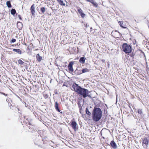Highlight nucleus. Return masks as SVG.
<instances>
[{
  "instance_id": "49530a36",
  "label": "nucleus",
  "mask_w": 149,
  "mask_h": 149,
  "mask_svg": "<svg viewBox=\"0 0 149 149\" xmlns=\"http://www.w3.org/2000/svg\"><path fill=\"white\" fill-rule=\"evenodd\" d=\"M87 2H89L91 3V2L93 0H85Z\"/></svg>"
},
{
  "instance_id": "72a5a7b5",
  "label": "nucleus",
  "mask_w": 149,
  "mask_h": 149,
  "mask_svg": "<svg viewBox=\"0 0 149 149\" xmlns=\"http://www.w3.org/2000/svg\"><path fill=\"white\" fill-rule=\"evenodd\" d=\"M48 95L46 94H45L44 95H43V96L44 97V98L45 99H46L47 98H48Z\"/></svg>"
},
{
  "instance_id": "e433bc0d",
  "label": "nucleus",
  "mask_w": 149,
  "mask_h": 149,
  "mask_svg": "<svg viewBox=\"0 0 149 149\" xmlns=\"http://www.w3.org/2000/svg\"><path fill=\"white\" fill-rule=\"evenodd\" d=\"M23 65H24V67L26 68V69H27V63H25L24 62V64H23Z\"/></svg>"
},
{
  "instance_id": "f704fd0d",
  "label": "nucleus",
  "mask_w": 149,
  "mask_h": 149,
  "mask_svg": "<svg viewBox=\"0 0 149 149\" xmlns=\"http://www.w3.org/2000/svg\"><path fill=\"white\" fill-rule=\"evenodd\" d=\"M84 26L86 28H87L88 27H89V25L87 24L86 23H84Z\"/></svg>"
},
{
  "instance_id": "de8ad7c7",
  "label": "nucleus",
  "mask_w": 149,
  "mask_h": 149,
  "mask_svg": "<svg viewBox=\"0 0 149 149\" xmlns=\"http://www.w3.org/2000/svg\"><path fill=\"white\" fill-rule=\"evenodd\" d=\"M93 103H94V104L95 105H96L97 104V102L95 101Z\"/></svg>"
},
{
  "instance_id": "774afa93",
  "label": "nucleus",
  "mask_w": 149,
  "mask_h": 149,
  "mask_svg": "<svg viewBox=\"0 0 149 149\" xmlns=\"http://www.w3.org/2000/svg\"><path fill=\"white\" fill-rule=\"evenodd\" d=\"M17 109H18V111H20V109H19V108H17Z\"/></svg>"
},
{
  "instance_id": "7ed1b4c3",
  "label": "nucleus",
  "mask_w": 149,
  "mask_h": 149,
  "mask_svg": "<svg viewBox=\"0 0 149 149\" xmlns=\"http://www.w3.org/2000/svg\"><path fill=\"white\" fill-rule=\"evenodd\" d=\"M122 51L126 54L129 55L132 52V46L131 44L124 43L122 45Z\"/></svg>"
},
{
  "instance_id": "37998d69",
  "label": "nucleus",
  "mask_w": 149,
  "mask_h": 149,
  "mask_svg": "<svg viewBox=\"0 0 149 149\" xmlns=\"http://www.w3.org/2000/svg\"><path fill=\"white\" fill-rule=\"evenodd\" d=\"M146 69L147 73H148V70H149V68L148 67V65H146Z\"/></svg>"
},
{
  "instance_id": "13d9d810",
  "label": "nucleus",
  "mask_w": 149,
  "mask_h": 149,
  "mask_svg": "<svg viewBox=\"0 0 149 149\" xmlns=\"http://www.w3.org/2000/svg\"><path fill=\"white\" fill-rule=\"evenodd\" d=\"M52 10H56L55 9H53L52 8H51Z\"/></svg>"
},
{
  "instance_id": "b1692460",
  "label": "nucleus",
  "mask_w": 149,
  "mask_h": 149,
  "mask_svg": "<svg viewBox=\"0 0 149 149\" xmlns=\"http://www.w3.org/2000/svg\"><path fill=\"white\" fill-rule=\"evenodd\" d=\"M133 51H134V49H133ZM131 53H130V54L129 55H130V57L132 58V59H134V56L135 54V52H134V51H132Z\"/></svg>"
},
{
  "instance_id": "f8f14e48",
  "label": "nucleus",
  "mask_w": 149,
  "mask_h": 149,
  "mask_svg": "<svg viewBox=\"0 0 149 149\" xmlns=\"http://www.w3.org/2000/svg\"><path fill=\"white\" fill-rule=\"evenodd\" d=\"M41 137V136H40L38 135V137H36V138L35 139V141H34V143L35 145H38L39 142L40 140V139Z\"/></svg>"
},
{
  "instance_id": "bb28decb",
  "label": "nucleus",
  "mask_w": 149,
  "mask_h": 149,
  "mask_svg": "<svg viewBox=\"0 0 149 149\" xmlns=\"http://www.w3.org/2000/svg\"><path fill=\"white\" fill-rule=\"evenodd\" d=\"M40 11L42 12V13L43 14H45V8L44 7H42L40 8Z\"/></svg>"
},
{
  "instance_id": "8fccbe9b",
  "label": "nucleus",
  "mask_w": 149,
  "mask_h": 149,
  "mask_svg": "<svg viewBox=\"0 0 149 149\" xmlns=\"http://www.w3.org/2000/svg\"><path fill=\"white\" fill-rule=\"evenodd\" d=\"M18 98L20 100V101H22V99L21 98H20L19 96H18Z\"/></svg>"
},
{
  "instance_id": "20e7f679",
  "label": "nucleus",
  "mask_w": 149,
  "mask_h": 149,
  "mask_svg": "<svg viewBox=\"0 0 149 149\" xmlns=\"http://www.w3.org/2000/svg\"><path fill=\"white\" fill-rule=\"evenodd\" d=\"M149 144V137H144L142 141V145L143 147L146 149L147 148Z\"/></svg>"
},
{
  "instance_id": "5fc2aeb1",
  "label": "nucleus",
  "mask_w": 149,
  "mask_h": 149,
  "mask_svg": "<svg viewBox=\"0 0 149 149\" xmlns=\"http://www.w3.org/2000/svg\"><path fill=\"white\" fill-rule=\"evenodd\" d=\"M102 61L103 62H104V61H105V60H104V59H103L102 60Z\"/></svg>"
},
{
  "instance_id": "473e14b6",
  "label": "nucleus",
  "mask_w": 149,
  "mask_h": 149,
  "mask_svg": "<svg viewBox=\"0 0 149 149\" xmlns=\"http://www.w3.org/2000/svg\"><path fill=\"white\" fill-rule=\"evenodd\" d=\"M16 40L15 39L13 38L11 39V40L10 41V43H14L15 42Z\"/></svg>"
},
{
  "instance_id": "9d476101",
  "label": "nucleus",
  "mask_w": 149,
  "mask_h": 149,
  "mask_svg": "<svg viewBox=\"0 0 149 149\" xmlns=\"http://www.w3.org/2000/svg\"><path fill=\"white\" fill-rule=\"evenodd\" d=\"M86 58L83 55V57H80L79 60V63L82 64L85 63Z\"/></svg>"
},
{
  "instance_id": "c03bdc74",
  "label": "nucleus",
  "mask_w": 149,
  "mask_h": 149,
  "mask_svg": "<svg viewBox=\"0 0 149 149\" xmlns=\"http://www.w3.org/2000/svg\"><path fill=\"white\" fill-rule=\"evenodd\" d=\"M115 32H117L118 33L119 35H120V36H121V34L118 30H115Z\"/></svg>"
},
{
  "instance_id": "a211bd4d",
  "label": "nucleus",
  "mask_w": 149,
  "mask_h": 149,
  "mask_svg": "<svg viewBox=\"0 0 149 149\" xmlns=\"http://www.w3.org/2000/svg\"><path fill=\"white\" fill-rule=\"evenodd\" d=\"M118 23L120 27L123 29H128V28L127 27L123 25V21H120L118 22Z\"/></svg>"
},
{
  "instance_id": "680f3d73",
  "label": "nucleus",
  "mask_w": 149,
  "mask_h": 149,
  "mask_svg": "<svg viewBox=\"0 0 149 149\" xmlns=\"http://www.w3.org/2000/svg\"><path fill=\"white\" fill-rule=\"evenodd\" d=\"M28 124L29 125H32L31 124V123L30 122Z\"/></svg>"
},
{
  "instance_id": "a19ab883",
  "label": "nucleus",
  "mask_w": 149,
  "mask_h": 149,
  "mask_svg": "<svg viewBox=\"0 0 149 149\" xmlns=\"http://www.w3.org/2000/svg\"><path fill=\"white\" fill-rule=\"evenodd\" d=\"M79 112L81 114H82V108H80L79 109Z\"/></svg>"
},
{
  "instance_id": "cd10ccee",
  "label": "nucleus",
  "mask_w": 149,
  "mask_h": 149,
  "mask_svg": "<svg viewBox=\"0 0 149 149\" xmlns=\"http://www.w3.org/2000/svg\"><path fill=\"white\" fill-rule=\"evenodd\" d=\"M85 65L86 66V68L90 69L91 68V65H90L88 63H85Z\"/></svg>"
},
{
  "instance_id": "bf43d9fd",
  "label": "nucleus",
  "mask_w": 149,
  "mask_h": 149,
  "mask_svg": "<svg viewBox=\"0 0 149 149\" xmlns=\"http://www.w3.org/2000/svg\"><path fill=\"white\" fill-rule=\"evenodd\" d=\"M117 95H118L117 94V95H116V102L117 101Z\"/></svg>"
},
{
  "instance_id": "e2e57ef3",
  "label": "nucleus",
  "mask_w": 149,
  "mask_h": 149,
  "mask_svg": "<svg viewBox=\"0 0 149 149\" xmlns=\"http://www.w3.org/2000/svg\"><path fill=\"white\" fill-rule=\"evenodd\" d=\"M142 54H143V56L144 55V54H145V53L143 52H142Z\"/></svg>"
},
{
  "instance_id": "f257e3e1",
  "label": "nucleus",
  "mask_w": 149,
  "mask_h": 149,
  "mask_svg": "<svg viewBox=\"0 0 149 149\" xmlns=\"http://www.w3.org/2000/svg\"><path fill=\"white\" fill-rule=\"evenodd\" d=\"M72 87L74 91L79 95V97H82L83 98H85L88 92H89V91L87 89L82 88L75 82L72 85Z\"/></svg>"
},
{
  "instance_id": "39448f33",
  "label": "nucleus",
  "mask_w": 149,
  "mask_h": 149,
  "mask_svg": "<svg viewBox=\"0 0 149 149\" xmlns=\"http://www.w3.org/2000/svg\"><path fill=\"white\" fill-rule=\"evenodd\" d=\"M70 123L74 131H76L78 130L79 127L77 122L75 121L74 118H73L71 120Z\"/></svg>"
},
{
  "instance_id": "58836bf2",
  "label": "nucleus",
  "mask_w": 149,
  "mask_h": 149,
  "mask_svg": "<svg viewBox=\"0 0 149 149\" xmlns=\"http://www.w3.org/2000/svg\"><path fill=\"white\" fill-rule=\"evenodd\" d=\"M41 137L42 139V141H43V140H44V139H45L47 138V137L46 136H45L44 137H42V136Z\"/></svg>"
},
{
  "instance_id": "f3484780",
  "label": "nucleus",
  "mask_w": 149,
  "mask_h": 149,
  "mask_svg": "<svg viewBox=\"0 0 149 149\" xmlns=\"http://www.w3.org/2000/svg\"><path fill=\"white\" fill-rule=\"evenodd\" d=\"M13 50L14 52H16L19 54H22V51L19 49H13Z\"/></svg>"
},
{
  "instance_id": "3c124183",
  "label": "nucleus",
  "mask_w": 149,
  "mask_h": 149,
  "mask_svg": "<svg viewBox=\"0 0 149 149\" xmlns=\"http://www.w3.org/2000/svg\"><path fill=\"white\" fill-rule=\"evenodd\" d=\"M66 3V5L67 6H68V4H69L68 3H67V1H66V2H65Z\"/></svg>"
},
{
  "instance_id": "4d7b16f0",
  "label": "nucleus",
  "mask_w": 149,
  "mask_h": 149,
  "mask_svg": "<svg viewBox=\"0 0 149 149\" xmlns=\"http://www.w3.org/2000/svg\"><path fill=\"white\" fill-rule=\"evenodd\" d=\"M92 27H91L90 28V31H92Z\"/></svg>"
},
{
  "instance_id": "4c0bfd02",
  "label": "nucleus",
  "mask_w": 149,
  "mask_h": 149,
  "mask_svg": "<svg viewBox=\"0 0 149 149\" xmlns=\"http://www.w3.org/2000/svg\"><path fill=\"white\" fill-rule=\"evenodd\" d=\"M78 105V107L79 109L81 108H82V106H81V104H77Z\"/></svg>"
},
{
  "instance_id": "6e6552de",
  "label": "nucleus",
  "mask_w": 149,
  "mask_h": 149,
  "mask_svg": "<svg viewBox=\"0 0 149 149\" xmlns=\"http://www.w3.org/2000/svg\"><path fill=\"white\" fill-rule=\"evenodd\" d=\"M77 11L81 17L83 18H84L86 15L84 13L82 10L79 7L77 9Z\"/></svg>"
},
{
  "instance_id": "7c9ffc66",
  "label": "nucleus",
  "mask_w": 149,
  "mask_h": 149,
  "mask_svg": "<svg viewBox=\"0 0 149 149\" xmlns=\"http://www.w3.org/2000/svg\"><path fill=\"white\" fill-rule=\"evenodd\" d=\"M98 101L99 102V103H97L96 105L94 107H100V100H98Z\"/></svg>"
},
{
  "instance_id": "052dcab7",
  "label": "nucleus",
  "mask_w": 149,
  "mask_h": 149,
  "mask_svg": "<svg viewBox=\"0 0 149 149\" xmlns=\"http://www.w3.org/2000/svg\"><path fill=\"white\" fill-rule=\"evenodd\" d=\"M60 112V113L61 114H62L63 113V111H61L60 112Z\"/></svg>"
},
{
  "instance_id": "0e129e2a",
  "label": "nucleus",
  "mask_w": 149,
  "mask_h": 149,
  "mask_svg": "<svg viewBox=\"0 0 149 149\" xmlns=\"http://www.w3.org/2000/svg\"><path fill=\"white\" fill-rule=\"evenodd\" d=\"M25 106L26 107H27V105H26V102H25Z\"/></svg>"
},
{
  "instance_id": "864d4df0",
  "label": "nucleus",
  "mask_w": 149,
  "mask_h": 149,
  "mask_svg": "<svg viewBox=\"0 0 149 149\" xmlns=\"http://www.w3.org/2000/svg\"><path fill=\"white\" fill-rule=\"evenodd\" d=\"M109 66V64L108 63H107V66L108 67V68Z\"/></svg>"
},
{
  "instance_id": "ddd939ff",
  "label": "nucleus",
  "mask_w": 149,
  "mask_h": 149,
  "mask_svg": "<svg viewBox=\"0 0 149 149\" xmlns=\"http://www.w3.org/2000/svg\"><path fill=\"white\" fill-rule=\"evenodd\" d=\"M54 107L56 110L57 111L59 112L61 111V110L59 109L58 107V104L57 101H56L55 102Z\"/></svg>"
},
{
  "instance_id": "338daca9",
  "label": "nucleus",
  "mask_w": 149,
  "mask_h": 149,
  "mask_svg": "<svg viewBox=\"0 0 149 149\" xmlns=\"http://www.w3.org/2000/svg\"><path fill=\"white\" fill-rule=\"evenodd\" d=\"M140 51H141V53H142V52H143L142 50L140 49Z\"/></svg>"
},
{
  "instance_id": "4be33fe9",
  "label": "nucleus",
  "mask_w": 149,
  "mask_h": 149,
  "mask_svg": "<svg viewBox=\"0 0 149 149\" xmlns=\"http://www.w3.org/2000/svg\"><path fill=\"white\" fill-rule=\"evenodd\" d=\"M64 1L66 2V1L65 0H60L58 2L60 5L65 6V4L64 3Z\"/></svg>"
},
{
  "instance_id": "79ce46f5",
  "label": "nucleus",
  "mask_w": 149,
  "mask_h": 149,
  "mask_svg": "<svg viewBox=\"0 0 149 149\" xmlns=\"http://www.w3.org/2000/svg\"><path fill=\"white\" fill-rule=\"evenodd\" d=\"M95 99H96V98L95 97H93L92 98V99H92V101H93V102H95Z\"/></svg>"
},
{
  "instance_id": "4468645a",
  "label": "nucleus",
  "mask_w": 149,
  "mask_h": 149,
  "mask_svg": "<svg viewBox=\"0 0 149 149\" xmlns=\"http://www.w3.org/2000/svg\"><path fill=\"white\" fill-rule=\"evenodd\" d=\"M36 58L37 61L39 62H40L41 61L42 58V57L40 55L39 53L36 54Z\"/></svg>"
},
{
  "instance_id": "dca6fc26",
  "label": "nucleus",
  "mask_w": 149,
  "mask_h": 149,
  "mask_svg": "<svg viewBox=\"0 0 149 149\" xmlns=\"http://www.w3.org/2000/svg\"><path fill=\"white\" fill-rule=\"evenodd\" d=\"M23 25L22 23L19 21H18L17 22V28L19 29L22 28L23 27Z\"/></svg>"
},
{
  "instance_id": "603ef678",
  "label": "nucleus",
  "mask_w": 149,
  "mask_h": 149,
  "mask_svg": "<svg viewBox=\"0 0 149 149\" xmlns=\"http://www.w3.org/2000/svg\"><path fill=\"white\" fill-rule=\"evenodd\" d=\"M54 64L55 65H56V66L58 67V64L56 63H54Z\"/></svg>"
},
{
  "instance_id": "a878e982",
  "label": "nucleus",
  "mask_w": 149,
  "mask_h": 149,
  "mask_svg": "<svg viewBox=\"0 0 149 149\" xmlns=\"http://www.w3.org/2000/svg\"><path fill=\"white\" fill-rule=\"evenodd\" d=\"M86 113L89 116L91 115V113L90 112L88 107H86Z\"/></svg>"
},
{
  "instance_id": "6e6d98bb",
  "label": "nucleus",
  "mask_w": 149,
  "mask_h": 149,
  "mask_svg": "<svg viewBox=\"0 0 149 149\" xmlns=\"http://www.w3.org/2000/svg\"><path fill=\"white\" fill-rule=\"evenodd\" d=\"M145 58V59L146 60V56L145 54H144V55L143 56Z\"/></svg>"
},
{
  "instance_id": "69168bd1",
  "label": "nucleus",
  "mask_w": 149,
  "mask_h": 149,
  "mask_svg": "<svg viewBox=\"0 0 149 149\" xmlns=\"http://www.w3.org/2000/svg\"><path fill=\"white\" fill-rule=\"evenodd\" d=\"M74 71L72 73V75H73V74H74Z\"/></svg>"
},
{
  "instance_id": "ea45409f",
  "label": "nucleus",
  "mask_w": 149,
  "mask_h": 149,
  "mask_svg": "<svg viewBox=\"0 0 149 149\" xmlns=\"http://www.w3.org/2000/svg\"><path fill=\"white\" fill-rule=\"evenodd\" d=\"M18 17L19 19L20 20H22V17H21V16L20 15H18Z\"/></svg>"
},
{
  "instance_id": "9b49d317",
  "label": "nucleus",
  "mask_w": 149,
  "mask_h": 149,
  "mask_svg": "<svg viewBox=\"0 0 149 149\" xmlns=\"http://www.w3.org/2000/svg\"><path fill=\"white\" fill-rule=\"evenodd\" d=\"M81 70H78L77 68H76L75 70L74 71V74H73V75H80L82 74Z\"/></svg>"
},
{
  "instance_id": "2eb2a0df",
  "label": "nucleus",
  "mask_w": 149,
  "mask_h": 149,
  "mask_svg": "<svg viewBox=\"0 0 149 149\" xmlns=\"http://www.w3.org/2000/svg\"><path fill=\"white\" fill-rule=\"evenodd\" d=\"M91 69H88L87 68H82L81 70V72L82 74L85 73L86 72H89V71Z\"/></svg>"
},
{
  "instance_id": "412c9836",
  "label": "nucleus",
  "mask_w": 149,
  "mask_h": 149,
  "mask_svg": "<svg viewBox=\"0 0 149 149\" xmlns=\"http://www.w3.org/2000/svg\"><path fill=\"white\" fill-rule=\"evenodd\" d=\"M90 3H92L94 7L96 8L98 6L97 3L96 2L94 1L93 0Z\"/></svg>"
},
{
  "instance_id": "c85d7f7f",
  "label": "nucleus",
  "mask_w": 149,
  "mask_h": 149,
  "mask_svg": "<svg viewBox=\"0 0 149 149\" xmlns=\"http://www.w3.org/2000/svg\"><path fill=\"white\" fill-rule=\"evenodd\" d=\"M137 112L138 113L140 114L141 116H142V115L143 114L142 110L141 109H138Z\"/></svg>"
},
{
  "instance_id": "f03ea898",
  "label": "nucleus",
  "mask_w": 149,
  "mask_h": 149,
  "mask_svg": "<svg viewBox=\"0 0 149 149\" xmlns=\"http://www.w3.org/2000/svg\"><path fill=\"white\" fill-rule=\"evenodd\" d=\"M92 119L94 122L99 121L102 117V111L101 109L98 107H94L92 113Z\"/></svg>"
},
{
  "instance_id": "09e8293b",
  "label": "nucleus",
  "mask_w": 149,
  "mask_h": 149,
  "mask_svg": "<svg viewBox=\"0 0 149 149\" xmlns=\"http://www.w3.org/2000/svg\"><path fill=\"white\" fill-rule=\"evenodd\" d=\"M43 141V143L44 144H45L46 143V140H43V141Z\"/></svg>"
},
{
  "instance_id": "423d86ee",
  "label": "nucleus",
  "mask_w": 149,
  "mask_h": 149,
  "mask_svg": "<svg viewBox=\"0 0 149 149\" xmlns=\"http://www.w3.org/2000/svg\"><path fill=\"white\" fill-rule=\"evenodd\" d=\"M76 62V61H71L68 64V72L70 73H72L73 72L74 70L73 68V64L75 63Z\"/></svg>"
},
{
  "instance_id": "6ab92c4d",
  "label": "nucleus",
  "mask_w": 149,
  "mask_h": 149,
  "mask_svg": "<svg viewBox=\"0 0 149 149\" xmlns=\"http://www.w3.org/2000/svg\"><path fill=\"white\" fill-rule=\"evenodd\" d=\"M82 97H79L77 100V104H81V102H84L85 101V100L84 99L82 100Z\"/></svg>"
},
{
  "instance_id": "5701e85b",
  "label": "nucleus",
  "mask_w": 149,
  "mask_h": 149,
  "mask_svg": "<svg viewBox=\"0 0 149 149\" xmlns=\"http://www.w3.org/2000/svg\"><path fill=\"white\" fill-rule=\"evenodd\" d=\"M6 4L8 8H11L12 7V6L11 5L10 1H7L6 2Z\"/></svg>"
},
{
  "instance_id": "c756f323",
  "label": "nucleus",
  "mask_w": 149,
  "mask_h": 149,
  "mask_svg": "<svg viewBox=\"0 0 149 149\" xmlns=\"http://www.w3.org/2000/svg\"><path fill=\"white\" fill-rule=\"evenodd\" d=\"M90 93V92L89 91V92H88V93L86 94V96H85V98H85L86 97H89L90 98L92 99V97L91 96V94H89Z\"/></svg>"
},
{
  "instance_id": "1a4fd4ad",
  "label": "nucleus",
  "mask_w": 149,
  "mask_h": 149,
  "mask_svg": "<svg viewBox=\"0 0 149 149\" xmlns=\"http://www.w3.org/2000/svg\"><path fill=\"white\" fill-rule=\"evenodd\" d=\"M31 13L32 15L35 17V7L34 4H32L30 8Z\"/></svg>"
},
{
  "instance_id": "0eeeda50",
  "label": "nucleus",
  "mask_w": 149,
  "mask_h": 149,
  "mask_svg": "<svg viewBox=\"0 0 149 149\" xmlns=\"http://www.w3.org/2000/svg\"><path fill=\"white\" fill-rule=\"evenodd\" d=\"M108 148V146L109 147H110V146H111V148H113L114 149H116L117 148V146L116 143L115 142L114 140L111 141L110 143V144H108L106 146Z\"/></svg>"
},
{
  "instance_id": "c9c22d12",
  "label": "nucleus",
  "mask_w": 149,
  "mask_h": 149,
  "mask_svg": "<svg viewBox=\"0 0 149 149\" xmlns=\"http://www.w3.org/2000/svg\"><path fill=\"white\" fill-rule=\"evenodd\" d=\"M0 93L2 95H4L5 96H7L8 95L7 94H6L5 93L2 92H0Z\"/></svg>"
},
{
  "instance_id": "a18cd8bd",
  "label": "nucleus",
  "mask_w": 149,
  "mask_h": 149,
  "mask_svg": "<svg viewBox=\"0 0 149 149\" xmlns=\"http://www.w3.org/2000/svg\"><path fill=\"white\" fill-rule=\"evenodd\" d=\"M127 105L131 109L132 111H133L131 108L130 105H129L128 104H127Z\"/></svg>"
},
{
  "instance_id": "2f4dec72",
  "label": "nucleus",
  "mask_w": 149,
  "mask_h": 149,
  "mask_svg": "<svg viewBox=\"0 0 149 149\" xmlns=\"http://www.w3.org/2000/svg\"><path fill=\"white\" fill-rule=\"evenodd\" d=\"M132 65L134 66V65L136 64L137 63V61H134V59H133L132 61Z\"/></svg>"
},
{
  "instance_id": "393cba45",
  "label": "nucleus",
  "mask_w": 149,
  "mask_h": 149,
  "mask_svg": "<svg viewBox=\"0 0 149 149\" xmlns=\"http://www.w3.org/2000/svg\"><path fill=\"white\" fill-rule=\"evenodd\" d=\"M17 62L19 65H23V64H24V62L20 59L18 60H17Z\"/></svg>"
},
{
  "instance_id": "aec40b11",
  "label": "nucleus",
  "mask_w": 149,
  "mask_h": 149,
  "mask_svg": "<svg viewBox=\"0 0 149 149\" xmlns=\"http://www.w3.org/2000/svg\"><path fill=\"white\" fill-rule=\"evenodd\" d=\"M10 13L11 15H13L14 16H15V15L16 13V15L17 13H16V10L15 9L12 8L10 10Z\"/></svg>"
}]
</instances>
